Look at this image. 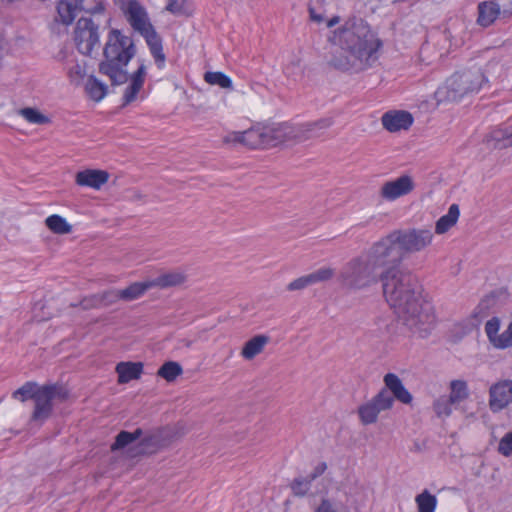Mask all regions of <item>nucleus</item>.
Here are the masks:
<instances>
[{"label":"nucleus","mask_w":512,"mask_h":512,"mask_svg":"<svg viewBox=\"0 0 512 512\" xmlns=\"http://www.w3.org/2000/svg\"><path fill=\"white\" fill-rule=\"evenodd\" d=\"M364 253L378 271L383 269L380 272L383 293L399 321L412 334L427 337L436 323L434 307L423 294L416 277L400 269L403 255L393 232L379 239Z\"/></svg>","instance_id":"1"},{"label":"nucleus","mask_w":512,"mask_h":512,"mask_svg":"<svg viewBox=\"0 0 512 512\" xmlns=\"http://www.w3.org/2000/svg\"><path fill=\"white\" fill-rule=\"evenodd\" d=\"M328 41L347 53L333 57L330 63L342 71H362L378 59L383 43L378 33L362 18H350L332 31Z\"/></svg>","instance_id":"2"},{"label":"nucleus","mask_w":512,"mask_h":512,"mask_svg":"<svg viewBox=\"0 0 512 512\" xmlns=\"http://www.w3.org/2000/svg\"><path fill=\"white\" fill-rule=\"evenodd\" d=\"M136 53L133 40L118 29H111L103 50L99 72L107 76L113 85L128 80L127 65Z\"/></svg>","instance_id":"3"},{"label":"nucleus","mask_w":512,"mask_h":512,"mask_svg":"<svg viewBox=\"0 0 512 512\" xmlns=\"http://www.w3.org/2000/svg\"><path fill=\"white\" fill-rule=\"evenodd\" d=\"M383 382L385 387L358 407V416L363 425L376 423L382 411L393 407L395 399L403 404H410L413 400L411 393L405 388L398 375L387 373Z\"/></svg>","instance_id":"4"},{"label":"nucleus","mask_w":512,"mask_h":512,"mask_svg":"<svg viewBox=\"0 0 512 512\" xmlns=\"http://www.w3.org/2000/svg\"><path fill=\"white\" fill-rule=\"evenodd\" d=\"M122 12L130 26L144 37L157 66L163 68L165 54L163 53L162 40L151 24L145 7L136 0L130 2Z\"/></svg>","instance_id":"5"},{"label":"nucleus","mask_w":512,"mask_h":512,"mask_svg":"<svg viewBox=\"0 0 512 512\" xmlns=\"http://www.w3.org/2000/svg\"><path fill=\"white\" fill-rule=\"evenodd\" d=\"M488 77L479 69L457 72L448 78L436 95L440 101H459L464 96L479 92Z\"/></svg>","instance_id":"6"},{"label":"nucleus","mask_w":512,"mask_h":512,"mask_svg":"<svg viewBox=\"0 0 512 512\" xmlns=\"http://www.w3.org/2000/svg\"><path fill=\"white\" fill-rule=\"evenodd\" d=\"M380 275L365 253L350 260L341 272L343 283L353 289H364L376 284Z\"/></svg>","instance_id":"7"},{"label":"nucleus","mask_w":512,"mask_h":512,"mask_svg":"<svg viewBox=\"0 0 512 512\" xmlns=\"http://www.w3.org/2000/svg\"><path fill=\"white\" fill-rule=\"evenodd\" d=\"M402 255L424 251L433 241L434 235L430 229L410 228L392 231Z\"/></svg>","instance_id":"8"},{"label":"nucleus","mask_w":512,"mask_h":512,"mask_svg":"<svg viewBox=\"0 0 512 512\" xmlns=\"http://www.w3.org/2000/svg\"><path fill=\"white\" fill-rule=\"evenodd\" d=\"M74 41L81 54L90 55L100 43L99 26L92 19L81 17L76 23Z\"/></svg>","instance_id":"9"},{"label":"nucleus","mask_w":512,"mask_h":512,"mask_svg":"<svg viewBox=\"0 0 512 512\" xmlns=\"http://www.w3.org/2000/svg\"><path fill=\"white\" fill-rule=\"evenodd\" d=\"M105 10L103 1L99 0L93 6L84 5V0H60L57 4L58 20L68 26L73 23L80 11L90 14H100Z\"/></svg>","instance_id":"10"},{"label":"nucleus","mask_w":512,"mask_h":512,"mask_svg":"<svg viewBox=\"0 0 512 512\" xmlns=\"http://www.w3.org/2000/svg\"><path fill=\"white\" fill-rule=\"evenodd\" d=\"M55 398L65 399L66 392L57 385H46L37 390L35 395L34 420L47 419L52 411V400Z\"/></svg>","instance_id":"11"},{"label":"nucleus","mask_w":512,"mask_h":512,"mask_svg":"<svg viewBox=\"0 0 512 512\" xmlns=\"http://www.w3.org/2000/svg\"><path fill=\"white\" fill-rule=\"evenodd\" d=\"M296 124L278 123L264 126V138L266 148L275 147L280 144L299 143Z\"/></svg>","instance_id":"12"},{"label":"nucleus","mask_w":512,"mask_h":512,"mask_svg":"<svg viewBox=\"0 0 512 512\" xmlns=\"http://www.w3.org/2000/svg\"><path fill=\"white\" fill-rule=\"evenodd\" d=\"M224 142L243 145L251 149L266 148L264 127H253L242 132H230L224 137Z\"/></svg>","instance_id":"13"},{"label":"nucleus","mask_w":512,"mask_h":512,"mask_svg":"<svg viewBox=\"0 0 512 512\" xmlns=\"http://www.w3.org/2000/svg\"><path fill=\"white\" fill-rule=\"evenodd\" d=\"M512 403V380H503L493 384L489 389V407L499 412Z\"/></svg>","instance_id":"14"},{"label":"nucleus","mask_w":512,"mask_h":512,"mask_svg":"<svg viewBox=\"0 0 512 512\" xmlns=\"http://www.w3.org/2000/svg\"><path fill=\"white\" fill-rule=\"evenodd\" d=\"M414 187L413 179L408 175H403L395 180L385 182L381 187L380 195L385 200L394 201L409 194Z\"/></svg>","instance_id":"15"},{"label":"nucleus","mask_w":512,"mask_h":512,"mask_svg":"<svg viewBox=\"0 0 512 512\" xmlns=\"http://www.w3.org/2000/svg\"><path fill=\"white\" fill-rule=\"evenodd\" d=\"M149 288H152L151 281L135 282L125 289L107 291L103 295L105 304H110L116 300L132 301L141 297Z\"/></svg>","instance_id":"16"},{"label":"nucleus","mask_w":512,"mask_h":512,"mask_svg":"<svg viewBox=\"0 0 512 512\" xmlns=\"http://www.w3.org/2000/svg\"><path fill=\"white\" fill-rule=\"evenodd\" d=\"M411 113L403 110H392L383 114L381 122L383 127L389 132H398L408 130L413 124Z\"/></svg>","instance_id":"17"},{"label":"nucleus","mask_w":512,"mask_h":512,"mask_svg":"<svg viewBox=\"0 0 512 512\" xmlns=\"http://www.w3.org/2000/svg\"><path fill=\"white\" fill-rule=\"evenodd\" d=\"M484 141L489 148L493 149L512 147V125L503 124L494 127L487 133Z\"/></svg>","instance_id":"18"},{"label":"nucleus","mask_w":512,"mask_h":512,"mask_svg":"<svg viewBox=\"0 0 512 512\" xmlns=\"http://www.w3.org/2000/svg\"><path fill=\"white\" fill-rule=\"evenodd\" d=\"M331 125L332 120L330 118H324L303 124H296L298 130V142L300 143L312 138L321 137Z\"/></svg>","instance_id":"19"},{"label":"nucleus","mask_w":512,"mask_h":512,"mask_svg":"<svg viewBox=\"0 0 512 512\" xmlns=\"http://www.w3.org/2000/svg\"><path fill=\"white\" fill-rule=\"evenodd\" d=\"M109 175L103 170L87 169L76 174V183L79 186L100 189L108 181Z\"/></svg>","instance_id":"20"},{"label":"nucleus","mask_w":512,"mask_h":512,"mask_svg":"<svg viewBox=\"0 0 512 512\" xmlns=\"http://www.w3.org/2000/svg\"><path fill=\"white\" fill-rule=\"evenodd\" d=\"M145 76L146 67L143 64H141L138 67V69L132 74L130 78V83L125 89V92L123 94L124 105L133 102L137 98L138 93L143 87Z\"/></svg>","instance_id":"21"},{"label":"nucleus","mask_w":512,"mask_h":512,"mask_svg":"<svg viewBox=\"0 0 512 512\" xmlns=\"http://www.w3.org/2000/svg\"><path fill=\"white\" fill-rule=\"evenodd\" d=\"M116 372L118 374V383L125 384L141 377L143 364L141 362H120L116 366Z\"/></svg>","instance_id":"22"},{"label":"nucleus","mask_w":512,"mask_h":512,"mask_svg":"<svg viewBox=\"0 0 512 512\" xmlns=\"http://www.w3.org/2000/svg\"><path fill=\"white\" fill-rule=\"evenodd\" d=\"M500 15V7L493 1H485L478 5V19L477 22L482 27H488Z\"/></svg>","instance_id":"23"},{"label":"nucleus","mask_w":512,"mask_h":512,"mask_svg":"<svg viewBox=\"0 0 512 512\" xmlns=\"http://www.w3.org/2000/svg\"><path fill=\"white\" fill-rule=\"evenodd\" d=\"M269 342V337L265 335H257L248 340L242 350L241 356L246 360H252L255 356L260 354L266 344Z\"/></svg>","instance_id":"24"},{"label":"nucleus","mask_w":512,"mask_h":512,"mask_svg":"<svg viewBox=\"0 0 512 512\" xmlns=\"http://www.w3.org/2000/svg\"><path fill=\"white\" fill-rule=\"evenodd\" d=\"M459 216V206L457 204H452L449 207L448 212L437 220L435 225V232L437 234L446 233L457 223Z\"/></svg>","instance_id":"25"},{"label":"nucleus","mask_w":512,"mask_h":512,"mask_svg":"<svg viewBox=\"0 0 512 512\" xmlns=\"http://www.w3.org/2000/svg\"><path fill=\"white\" fill-rule=\"evenodd\" d=\"M85 91L92 100L99 102L107 95L108 86L95 76L91 75L88 77L85 84Z\"/></svg>","instance_id":"26"},{"label":"nucleus","mask_w":512,"mask_h":512,"mask_svg":"<svg viewBox=\"0 0 512 512\" xmlns=\"http://www.w3.org/2000/svg\"><path fill=\"white\" fill-rule=\"evenodd\" d=\"M186 280V275L181 271H171L164 273L154 280H151L152 287L167 288L182 284Z\"/></svg>","instance_id":"27"},{"label":"nucleus","mask_w":512,"mask_h":512,"mask_svg":"<svg viewBox=\"0 0 512 512\" xmlns=\"http://www.w3.org/2000/svg\"><path fill=\"white\" fill-rule=\"evenodd\" d=\"M449 388L450 393L447 396L449 397L450 402H453L456 406L460 405L469 397L468 384L464 380H452Z\"/></svg>","instance_id":"28"},{"label":"nucleus","mask_w":512,"mask_h":512,"mask_svg":"<svg viewBox=\"0 0 512 512\" xmlns=\"http://www.w3.org/2000/svg\"><path fill=\"white\" fill-rule=\"evenodd\" d=\"M415 503L418 512H435L438 500L434 494L425 489L416 495Z\"/></svg>","instance_id":"29"},{"label":"nucleus","mask_w":512,"mask_h":512,"mask_svg":"<svg viewBox=\"0 0 512 512\" xmlns=\"http://www.w3.org/2000/svg\"><path fill=\"white\" fill-rule=\"evenodd\" d=\"M142 435L141 429H136L134 432L121 431L115 439V442L111 445V450L116 451L127 447Z\"/></svg>","instance_id":"30"},{"label":"nucleus","mask_w":512,"mask_h":512,"mask_svg":"<svg viewBox=\"0 0 512 512\" xmlns=\"http://www.w3.org/2000/svg\"><path fill=\"white\" fill-rule=\"evenodd\" d=\"M46 226L56 234H68L72 230V226L60 215L53 214L46 218Z\"/></svg>","instance_id":"31"},{"label":"nucleus","mask_w":512,"mask_h":512,"mask_svg":"<svg viewBox=\"0 0 512 512\" xmlns=\"http://www.w3.org/2000/svg\"><path fill=\"white\" fill-rule=\"evenodd\" d=\"M455 408H457V406L453 402H450L447 395L438 397L433 403V410L440 418L449 417Z\"/></svg>","instance_id":"32"},{"label":"nucleus","mask_w":512,"mask_h":512,"mask_svg":"<svg viewBox=\"0 0 512 512\" xmlns=\"http://www.w3.org/2000/svg\"><path fill=\"white\" fill-rule=\"evenodd\" d=\"M182 367L177 362L169 361L164 363L158 370V376L162 377L168 382L174 381L179 375L182 374Z\"/></svg>","instance_id":"33"},{"label":"nucleus","mask_w":512,"mask_h":512,"mask_svg":"<svg viewBox=\"0 0 512 512\" xmlns=\"http://www.w3.org/2000/svg\"><path fill=\"white\" fill-rule=\"evenodd\" d=\"M205 81L210 85H216L224 89H232V80L222 72H206Z\"/></svg>","instance_id":"34"},{"label":"nucleus","mask_w":512,"mask_h":512,"mask_svg":"<svg viewBox=\"0 0 512 512\" xmlns=\"http://www.w3.org/2000/svg\"><path fill=\"white\" fill-rule=\"evenodd\" d=\"M38 389L39 388H37L36 383L26 382L23 386L13 392L12 397L22 402L28 399H34L35 395H37Z\"/></svg>","instance_id":"35"},{"label":"nucleus","mask_w":512,"mask_h":512,"mask_svg":"<svg viewBox=\"0 0 512 512\" xmlns=\"http://www.w3.org/2000/svg\"><path fill=\"white\" fill-rule=\"evenodd\" d=\"M19 115L31 124L40 125L49 122V118L47 116L40 113L37 109L34 108H23L19 111Z\"/></svg>","instance_id":"36"},{"label":"nucleus","mask_w":512,"mask_h":512,"mask_svg":"<svg viewBox=\"0 0 512 512\" xmlns=\"http://www.w3.org/2000/svg\"><path fill=\"white\" fill-rule=\"evenodd\" d=\"M312 482L308 476L297 477L292 481L290 487L294 495L302 497L309 492Z\"/></svg>","instance_id":"37"},{"label":"nucleus","mask_w":512,"mask_h":512,"mask_svg":"<svg viewBox=\"0 0 512 512\" xmlns=\"http://www.w3.org/2000/svg\"><path fill=\"white\" fill-rule=\"evenodd\" d=\"M86 65L85 63L76 62L68 69V76L71 83L79 85L84 77L86 76Z\"/></svg>","instance_id":"38"},{"label":"nucleus","mask_w":512,"mask_h":512,"mask_svg":"<svg viewBox=\"0 0 512 512\" xmlns=\"http://www.w3.org/2000/svg\"><path fill=\"white\" fill-rule=\"evenodd\" d=\"M497 349H506L512 347V322L508 325L506 330L499 334L492 344Z\"/></svg>","instance_id":"39"},{"label":"nucleus","mask_w":512,"mask_h":512,"mask_svg":"<svg viewBox=\"0 0 512 512\" xmlns=\"http://www.w3.org/2000/svg\"><path fill=\"white\" fill-rule=\"evenodd\" d=\"M165 9L174 15H187L189 13L188 0H168Z\"/></svg>","instance_id":"40"},{"label":"nucleus","mask_w":512,"mask_h":512,"mask_svg":"<svg viewBox=\"0 0 512 512\" xmlns=\"http://www.w3.org/2000/svg\"><path fill=\"white\" fill-rule=\"evenodd\" d=\"M334 275V270L330 267H322L309 274L312 285L327 281Z\"/></svg>","instance_id":"41"},{"label":"nucleus","mask_w":512,"mask_h":512,"mask_svg":"<svg viewBox=\"0 0 512 512\" xmlns=\"http://www.w3.org/2000/svg\"><path fill=\"white\" fill-rule=\"evenodd\" d=\"M500 329V319L498 317H493L490 320H488L485 324V333L488 337V340L491 344H493V340L497 338L499 335Z\"/></svg>","instance_id":"42"},{"label":"nucleus","mask_w":512,"mask_h":512,"mask_svg":"<svg viewBox=\"0 0 512 512\" xmlns=\"http://www.w3.org/2000/svg\"><path fill=\"white\" fill-rule=\"evenodd\" d=\"M310 285H312V282H311L310 276L308 274V275H304V276L299 277V278L293 280L292 282H290L287 286V289L290 291H296V290L304 289Z\"/></svg>","instance_id":"43"},{"label":"nucleus","mask_w":512,"mask_h":512,"mask_svg":"<svg viewBox=\"0 0 512 512\" xmlns=\"http://www.w3.org/2000/svg\"><path fill=\"white\" fill-rule=\"evenodd\" d=\"M491 301L492 300L489 298L481 300L477 307L474 309L472 316L478 321L486 317L488 315V309Z\"/></svg>","instance_id":"44"},{"label":"nucleus","mask_w":512,"mask_h":512,"mask_svg":"<svg viewBox=\"0 0 512 512\" xmlns=\"http://www.w3.org/2000/svg\"><path fill=\"white\" fill-rule=\"evenodd\" d=\"M499 452L506 457L512 456V431L500 440Z\"/></svg>","instance_id":"45"},{"label":"nucleus","mask_w":512,"mask_h":512,"mask_svg":"<svg viewBox=\"0 0 512 512\" xmlns=\"http://www.w3.org/2000/svg\"><path fill=\"white\" fill-rule=\"evenodd\" d=\"M327 469V464L325 462H319L314 468L313 471L308 475V477L314 481L318 477H320Z\"/></svg>","instance_id":"46"},{"label":"nucleus","mask_w":512,"mask_h":512,"mask_svg":"<svg viewBox=\"0 0 512 512\" xmlns=\"http://www.w3.org/2000/svg\"><path fill=\"white\" fill-rule=\"evenodd\" d=\"M315 512H337V510L330 500L322 499Z\"/></svg>","instance_id":"47"},{"label":"nucleus","mask_w":512,"mask_h":512,"mask_svg":"<svg viewBox=\"0 0 512 512\" xmlns=\"http://www.w3.org/2000/svg\"><path fill=\"white\" fill-rule=\"evenodd\" d=\"M502 67L503 66L500 64V60L493 59L486 65V73L490 75L495 73L497 69L501 71Z\"/></svg>","instance_id":"48"},{"label":"nucleus","mask_w":512,"mask_h":512,"mask_svg":"<svg viewBox=\"0 0 512 512\" xmlns=\"http://www.w3.org/2000/svg\"><path fill=\"white\" fill-rule=\"evenodd\" d=\"M309 13H310V18H311V20H312V21H314V22L320 23V22H322V21H323V19H324V18H323V16H322L321 14H317V13L315 12V10H314V9H312V8H310V9H309Z\"/></svg>","instance_id":"49"},{"label":"nucleus","mask_w":512,"mask_h":512,"mask_svg":"<svg viewBox=\"0 0 512 512\" xmlns=\"http://www.w3.org/2000/svg\"><path fill=\"white\" fill-rule=\"evenodd\" d=\"M136 0H114L115 4L119 6L121 11L125 10L130 2H135Z\"/></svg>","instance_id":"50"},{"label":"nucleus","mask_w":512,"mask_h":512,"mask_svg":"<svg viewBox=\"0 0 512 512\" xmlns=\"http://www.w3.org/2000/svg\"><path fill=\"white\" fill-rule=\"evenodd\" d=\"M339 22H340V17L335 15L327 21L326 25L328 28H332L335 25L339 24Z\"/></svg>","instance_id":"51"},{"label":"nucleus","mask_w":512,"mask_h":512,"mask_svg":"<svg viewBox=\"0 0 512 512\" xmlns=\"http://www.w3.org/2000/svg\"><path fill=\"white\" fill-rule=\"evenodd\" d=\"M285 73H286L287 75H292V74H294V71H293V69H292L290 66H287V67L285 68Z\"/></svg>","instance_id":"52"}]
</instances>
